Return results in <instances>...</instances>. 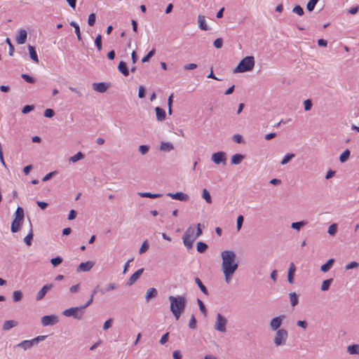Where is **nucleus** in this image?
Listing matches in <instances>:
<instances>
[{
  "mask_svg": "<svg viewBox=\"0 0 359 359\" xmlns=\"http://www.w3.org/2000/svg\"><path fill=\"white\" fill-rule=\"evenodd\" d=\"M221 257L222 259V269L225 281L226 283H229L238 267L236 255L232 250H224L221 253Z\"/></svg>",
  "mask_w": 359,
  "mask_h": 359,
  "instance_id": "f257e3e1",
  "label": "nucleus"
},
{
  "mask_svg": "<svg viewBox=\"0 0 359 359\" xmlns=\"http://www.w3.org/2000/svg\"><path fill=\"white\" fill-rule=\"evenodd\" d=\"M168 299L170 303V310L173 314L175 318L179 320L182 313L185 309L187 299L184 296H169Z\"/></svg>",
  "mask_w": 359,
  "mask_h": 359,
  "instance_id": "f03ea898",
  "label": "nucleus"
},
{
  "mask_svg": "<svg viewBox=\"0 0 359 359\" xmlns=\"http://www.w3.org/2000/svg\"><path fill=\"white\" fill-rule=\"evenodd\" d=\"M255 61L253 56H246L241 60L237 67L233 70V73H242L252 70Z\"/></svg>",
  "mask_w": 359,
  "mask_h": 359,
  "instance_id": "7ed1b4c3",
  "label": "nucleus"
},
{
  "mask_svg": "<svg viewBox=\"0 0 359 359\" xmlns=\"http://www.w3.org/2000/svg\"><path fill=\"white\" fill-rule=\"evenodd\" d=\"M25 218V212L22 208L18 207L15 212V218L12 222L11 230L13 233H17L20 230Z\"/></svg>",
  "mask_w": 359,
  "mask_h": 359,
  "instance_id": "20e7f679",
  "label": "nucleus"
},
{
  "mask_svg": "<svg viewBox=\"0 0 359 359\" xmlns=\"http://www.w3.org/2000/svg\"><path fill=\"white\" fill-rule=\"evenodd\" d=\"M84 313V309L82 306L71 307L62 311V314L66 317H73L76 320H81Z\"/></svg>",
  "mask_w": 359,
  "mask_h": 359,
  "instance_id": "39448f33",
  "label": "nucleus"
},
{
  "mask_svg": "<svg viewBox=\"0 0 359 359\" xmlns=\"http://www.w3.org/2000/svg\"><path fill=\"white\" fill-rule=\"evenodd\" d=\"M288 337V332L285 329L281 328L276 331L273 343L276 346H284L286 344Z\"/></svg>",
  "mask_w": 359,
  "mask_h": 359,
  "instance_id": "423d86ee",
  "label": "nucleus"
},
{
  "mask_svg": "<svg viewBox=\"0 0 359 359\" xmlns=\"http://www.w3.org/2000/svg\"><path fill=\"white\" fill-rule=\"evenodd\" d=\"M227 324V319L221 313L217 314L216 322L215 324V329L221 332H226V325Z\"/></svg>",
  "mask_w": 359,
  "mask_h": 359,
  "instance_id": "0eeeda50",
  "label": "nucleus"
},
{
  "mask_svg": "<svg viewBox=\"0 0 359 359\" xmlns=\"http://www.w3.org/2000/svg\"><path fill=\"white\" fill-rule=\"evenodd\" d=\"M285 318V316L284 315H280L272 318L269 323L271 330L272 331L279 330Z\"/></svg>",
  "mask_w": 359,
  "mask_h": 359,
  "instance_id": "6e6552de",
  "label": "nucleus"
},
{
  "mask_svg": "<svg viewBox=\"0 0 359 359\" xmlns=\"http://www.w3.org/2000/svg\"><path fill=\"white\" fill-rule=\"evenodd\" d=\"M58 323V317L55 315L44 316L41 318V324L43 326H51Z\"/></svg>",
  "mask_w": 359,
  "mask_h": 359,
  "instance_id": "1a4fd4ad",
  "label": "nucleus"
},
{
  "mask_svg": "<svg viewBox=\"0 0 359 359\" xmlns=\"http://www.w3.org/2000/svg\"><path fill=\"white\" fill-rule=\"evenodd\" d=\"M211 160L215 164H225L226 161V153L224 151H217L212 154Z\"/></svg>",
  "mask_w": 359,
  "mask_h": 359,
  "instance_id": "9d476101",
  "label": "nucleus"
},
{
  "mask_svg": "<svg viewBox=\"0 0 359 359\" xmlns=\"http://www.w3.org/2000/svg\"><path fill=\"white\" fill-rule=\"evenodd\" d=\"M53 284H46L42 287V288L38 292L36 296V300L40 301L43 299L48 290L53 287Z\"/></svg>",
  "mask_w": 359,
  "mask_h": 359,
  "instance_id": "9b49d317",
  "label": "nucleus"
},
{
  "mask_svg": "<svg viewBox=\"0 0 359 359\" xmlns=\"http://www.w3.org/2000/svg\"><path fill=\"white\" fill-rule=\"evenodd\" d=\"M93 89L100 93H105L109 87V83L100 82L93 83L92 85Z\"/></svg>",
  "mask_w": 359,
  "mask_h": 359,
  "instance_id": "f8f14e48",
  "label": "nucleus"
},
{
  "mask_svg": "<svg viewBox=\"0 0 359 359\" xmlns=\"http://www.w3.org/2000/svg\"><path fill=\"white\" fill-rule=\"evenodd\" d=\"M167 196H170L172 199L178 200L180 201H188L189 196L183 192H176L175 194L168 193Z\"/></svg>",
  "mask_w": 359,
  "mask_h": 359,
  "instance_id": "ddd939ff",
  "label": "nucleus"
},
{
  "mask_svg": "<svg viewBox=\"0 0 359 359\" xmlns=\"http://www.w3.org/2000/svg\"><path fill=\"white\" fill-rule=\"evenodd\" d=\"M144 271V269L141 268L138 269L137 271H135L128 279V282L126 283V285L128 286H131L133 285L141 276Z\"/></svg>",
  "mask_w": 359,
  "mask_h": 359,
  "instance_id": "4468645a",
  "label": "nucleus"
},
{
  "mask_svg": "<svg viewBox=\"0 0 359 359\" xmlns=\"http://www.w3.org/2000/svg\"><path fill=\"white\" fill-rule=\"evenodd\" d=\"M94 264V262L91 261L81 262L76 269V271H89L93 267Z\"/></svg>",
  "mask_w": 359,
  "mask_h": 359,
  "instance_id": "2eb2a0df",
  "label": "nucleus"
},
{
  "mask_svg": "<svg viewBox=\"0 0 359 359\" xmlns=\"http://www.w3.org/2000/svg\"><path fill=\"white\" fill-rule=\"evenodd\" d=\"M27 31L21 29L19 31L18 36H16V41L18 44H24L27 41Z\"/></svg>",
  "mask_w": 359,
  "mask_h": 359,
  "instance_id": "dca6fc26",
  "label": "nucleus"
},
{
  "mask_svg": "<svg viewBox=\"0 0 359 359\" xmlns=\"http://www.w3.org/2000/svg\"><path fill=\"white\" fill-rule=\"evenodd\" d=\"M296 271L295 265L291 262L287 272V281L292 284L294 283V275Z\"/></svg>",
  "mask_w": 359,
  "mask_h": 359,
  "instance_id": "f3484780",
  "label": "nucleus"
},
{
  "mask_svg": "<svg viewBox=\"0 0 359 359\" xmlns=\"http://www.w3.org/2000/svg\"><path fill=\"white\" fill-rule=\"evenodd\" d=\"M29 233L27 234V236H25V238H24V241L27 245L30 246L32 245V241L33 240L34 233H33V229H32V224L30 219H29Z\"/></svg>",
  "mask_w": 359,
  "mask_h": 359,
  "instance_id": "a211bd4d",
  "label": "nucleus"
},
{
  "mask_svg": "<svg viewBox=\"0 0 359 359\" xmlns=\"http://www.w3.org/2000/svg\"><path fill=\"white\" fill-rule=\"evenodd\" d=\"M157 294V290L154 287H151L147 291L145 299L147 302H149L151 299L156 297Z\"/></svg>",
  "mask_w": 359,
  "mask_h": 359,
  "instance_id": "6ab92c4d",
  "label": "nucleus"
},
{
  "mask_svg": "<svg viewBox=\"0 0 359 359\" xmlns=\"http://www.w3.org/2000/svg\"><path fill=\"white\" fill-rule=\"evenodd\" d=\"M182 239H183V243L187 247V249L189 250L193 248V243H194V241L196 240L195 237L190 238L189 236L184 234Z\"/></svg>",
  "mask_w": 359,
  "mask_h": 359,
  "instance_id": "aec40b11",
  "label": "nucleus"
},
{
  "mask_svg": "<svg viewBox=\"0 0 359 359\" xmlns=\"http://www.w3.org/2000/svg\"><path fill=\"white\" fill-rule=\"evenodd\" d=\"M156 118L158 121H163L165 119L166 114L163 109L156 107L155 108Z\"/></svg>",
  "mask_w": 359,
  "mask_h": 359,
  "instance_id": "412c9836",
  "label": "nucleus"
},
{
  "mask_svg": "<svg viewBox=\"0 0 359 359\" xmlns=\"http://www.w3.org/2000/svg\"><path fill=\"white\" fill-rule=\"evenodd\" d=\"M118 69L125 76H128L129 75V70L126 62L121 61L118 65Z\"/></svg>",
  "mask_w": 359,
  "mask_h": 359,
  "instance_id": "4be33fe9",
  "label": "nucleus"
},
{
  "mask_svg": "<svg viewBox=\"0 0 359 359\" xmlns=\"http://www.w3.org/2000/svg\"><path fill=\"white\" fill-rule=\"evenodd\" d=\"M198 27L201 29L207 31L209 29L208 26L207 25L205 22V16L202 15H199L198 16Z\"/></svg>",
  "mask_w": 359,
  "mask_h": 359,
  "instance_id": "5701e85b",
  "label": "nucleus"
},
{
  "mask_svg": "<svg viewBox=\"0 0 359 359\" xmlns=\"http://www.w3.org/2000/svg\"><path fill=\"white\" fill-rule=\"evenodd\" d=\"M334 262V259H330L325 264L320 266V271L323 273L327 272L332 267Z\"/></svg>",
  "mask_w": 359,
  "mask_h": 359,
  "instance_id": "b1692460",
  "label": "nucleus"
},
{
  "mask_svg": "<svg viewBox=\"0 0 359 359\" xmlns=\"http://www.w3.org/2000/svg\"><path fill=\"white\" fill-rule=\"evenodd\" d=\"M28 49L29 53L30 58L35 62H39L38 55L35 49V47L31 45H28Z\"/></svg>",
  "mask_w": 359,
  "mask_h": 359,
  "instance_id": "393cba45",
  "label": "nucleus"
},
{
  "mask_svg": "<svg viewBox=\"0 0 359 359\" xmlns=\"http://www.w3.org/2000/svg\"><path fill=\"white\" fill-rule=\"evenodd\" d=\"M245 156L241 154H236L232 156L231 163L233 165H238L244 159Z\"/></svg>",
  "mask_w": 359,
  "mask_h": 359,
  "instance_id": "a878e982",
  "label": "nucleus"
},
{
  "mask_svg": "<svg viewBox=\"0 0 359 359\" xmlns=\"http://www.w3.org/2000/svg\"><path fill=\"white\" fill-rule=\"evenodd\" d=\"M32 346L33 345L31 340H24L17 344V347L21 348L24 351L30 349Z\"/></svg>",
  "mask_w": 359,
  "mask_h": 359,
  "instance_id": "bb28decb",
  "label": "nucleus"
},
{
  "mask_svg": "<svg viewBox=\"0 0 359 359\" xmlns=\"http://www.w3.org/2000/svg\"><path fill=\"white\" fill-rule=\"evenodd\" d=\"M18 322L13 320H6L4 324L2 329L3 330H8L15 326H17Z\"/></svg>",
  "mask_w": 359,
  "mask_h": 359,
  "instance_id": "cd10ccee",
  "label": "nucleus"
},
{
  "mask_svg": "<svg viewBox=\"0 0 359 359\" xmlns=\"http://www.w3.org/2000/svg\"><path fill=\"white\" fill-rule=\"evenodd\" d=\"M308 224L306 220H302L299 222H292L291 224V228L299 231L302 227Z\"/></svg>",
  "mask_w": 359,
  "mask_h": 359,
  "instance_id": "c85d7f7f",
  "label": "nucleus"
},
{
  "mask_svg": "<svg viewBox=\"0 0 359 359\" xmlns=\"http://www.w3.org/2000/svg\"><path fill=\"white\" fill-rule=\"evenodd\" d=\"M195 283L197 284V285L199 287L200 290H201V292L205 294V295H208V289L206 288V287L203 284V283L201 282V279L198 278V277H196L195 278Z\"/></svg>",
  "mask_w": 359,
  "mask_h": 359,
  "instance_id": "c756f323",
  "label": "nucleus"
},
{
  "mask_svg": "<svg viewBox=\"0 0 359 359\" xmlns=\"http://www.w3.org/2000/svg\"><path fill=\"white\" fill-rule=\"evenodd\" d=\"M138 195L143 198H156L162 196L161 194H151L150 192H139Z\"/></svg>",
  "mask_w": 359,
  "mask_h": 359,
  "instance_id": "7c9ffc66",
  "label": "nucleus"
},
{
  "mask_svg": "<svg viewBox=\"0 0 359 359\" xmlns=\"http://www.w3.org/2000/svg\"><path fill=\"white\" fill-rule=\"evenodd\" d=\"M160 149L164 151H170L171 150L174 149V146L170 142H163L161 144Z\"/></svg>",
  "mask_w": 359,
  "mask_h": 359,
  "instance_id": "2f4dec72",
  "label": "nucleus"
},
{
  "mask_svg": "<svg viewBox=\"0 0 359 359\" xmlns=\"http://www.w3.org/2000/svg\"><path fill=\"white\" fill-rule=\"evenodd\" d=\"M333 282V278H329L323 281L321 285V290L325 292L327 291Z\"/></svg>",
  "mask_w": 359,
  "mask_h": 359,
  "instance_id": "473e14b6",
  "label": "nucleus"
},
{
  "mask_svg": "<svg viewBox=\"0 0 359 359\" xmlns=\"http://www.w3.org/2000/svg\"><path fill=\"white\" fill-rule=\"evenodd\" d=\"M202 198L206 201L207 203L211 204L212 203V197L210 192L206 189H203L202 191Z\"/></svg>",
  "mask_w": 359,
  "mask_h": 359,
  "instance_id": "72a5a7b5",
  "label": "nucleus"
},
{
  "mask_svg": "<svg viewBox=\"0 0 359 359\" xmlns=\"http://www.w3.org/2000/svg\"><path fill=\"white\" fill-rule=\"evenodd\" d=\"M70 25L74 28L75 33L76 34L77 39L79 41H81L82 39L81 38V34L80 31V27L79 25L75 22L74 21H72L70 23Z\"/></svg>",
  "mask_w": 359,
  "mask_h": 359,
  "instance_id": "f704fd0d",
  "label": "nucleus"
},
{
  "mask_svg": "<svg viewBox=\"0 0 359 359\" xmlns=\"http://www.w3.org/2000/svg\"><path fill=\"white\" fill-rule=\"evenodd\" d=\"M347 351L350 354H359V345L353 344L347 347Z\"/></svg>",
  "mask_w": 359,
  "mask_h": 359,
  "instance_id": "c9c22d12",
  "label": "nucleus"
},
{
  "mask_svg": "<svg viewBox=\"0 0 359 359\" xmlns=\"http://www.w3.org/2000/svg\"><path fill=\"white\" fill-rule=\"evenodd\" d=\"M84 157H85V155L82 152L79 151L77 154H76L75 155H74L69 158V161H71L72 163H76L78 161L84 158Z\"/></svg>",
  "mask_w": 359,
  "mask_h": 359,
  "instance_id": "e433bc0d",
  "label": "nucleus"
},
{
  "mask_svg": "<svg viewBox=\"0 0 359 359\" xmlns=\"http://www.w3.org/2000/svg\"><path fill=\"white\" fill-rule=\"evenodd\" d=\"M351 151L346 149L339 156V161L341 163L346 162L350 157Z\"/></svg>",
  "mask_w": 359,
  "mask_h": 359,
  "instance_id": "4c0bfd02",
  "label": "nucleus"
},
{
  "mask_svg": "<svg viewBox=\"0 0 359 359\" xmlns=\"http://www.w3.org/2000/svg\"><path fill=\"white\" fill-rule=\"evenodd\" d=\"M290 304L292 306H295L298 304L299 300H298V295L294 292H290Z\"/></svg>",
  "mask_w": 359,
  "mask_h": 359,
  "instance_id": "58836bf2",
  "label": "nucleus"
},
{
  "mask_svg": "<svg viewBox=\"0 0 359 359\" xmlns=\"http://www.w3.org/2000/svg\"><path fill=\"white\" fill-rule=\"evenodd\" d=\"M208 248V245L203 242L200 241L197 243V251L200 253L205 252Z\"/></svg>",
  "mask_w": 359,
  "mask_h": 359,
  "instance_id": "ea45409f",
  "label": "nucleus"
},
{
  "mask_svg": "<svg viewBox=\"0 0 359 359\" xmlns=\"http://www.w3.org/2000/svg\"><path fill=\"white\" fill-rule=\"evenodd\" d=\"M22 297V292L20 290H15L13 293V299L15 302L21 301Z\"/></svg>",
  "mask_w": 359,
  "mask_h": 359,
  "instance_id": "a19ab883",
  "label": "nucleus"
},
{
  "mask_svg": "<svg viewBox=\"0 0 359 359\" xmlns=\"http://www.w3.org/2000/svg\"><path fill=\"white\" fill-rule=\"evenodd\" d=\"M337 232V224L336 223H334V224H332L329 227H328V230H327V233L330 235V236H335L336 233Z\"/></svg>",
  "mask_w": 359,
  "mask_h": 359,
  "instance_id": "79ce46f5",
  "label": "nucleus"
},
{
  "mask_svg": "<svg viewBox=\"0 0 359 359\" xmlns=\"http://www.w3.org/2000/svg\"><path fill=\"white\" fill-rule=\"evenodd\" d=\"M197 303L201 312L204 315V316H207L208 311L204 303L200 299H197Z\"/></svg>",
  "mask_w": 359,
  "mask_h": 359,
  "instance_id": "37998d69",
  "label": "nucleus"
},
{
  "mask_svg": "<svg viewBox=\"0 0 359 359\" xmlns=\"http://www.w3.org/2000/svg\"><path fill=\"white\" fill-rule=\"evenodd\" d=\"M294 157V154H287L283 157V160L280 162V164L285 165V164L288 163L292 160V158H293Z\"/></svg>",
  "mask_w": 359,
  "mask_h": 359,
  "instance_id": "c03bdc74",
  "label": "nucleus"
},
{
  "mask_svg": "<svg viewBox=\"0 0 359 359\" xmlns=\"http://www.w3.org/2000/svg\"><path fill=\"white\" fill-rule=\"evenodd\" d=\"M318 1L319 0H309L306 4L307 10L310 12L313 11Z\"/></svg>",
  "mask_w": 359,
  "mask_h": 359,
  "instance_id": "a18cd8bd",
  "label": "nucleus"
},
{
  "mask_svg": "<svg viewBox=\"0 0 359 359\" xmlns=\"http://www.w3.org/2000/svg\"><path fill=\"white\" fill-rule=\"evenodd\" d=\"M149 245L147 241H144L142 243V244L139 250V253L140 255H142V254L146 252L149 250Z\"/></svg>",
  "mask_w": 359,
  "mask_h": 359,
  "instance_id": "49530a36",
  "label": "nucleus"
},
{
  "mask_svg": "<svg viewBox=\"0 0 359 359\" xmlns=\"http://www.w3.org/2000/svg\"><path fill=\"white\" fill-rule=\"evenodd\" d=\"M63 259L60 256H57L55 258H52L50 259V263L52 264V265L55 267V266H57L58 265H60L62 262Z\"/></svg>",
  "mask_w": 359,
  "mask_h": 359,
  "instance_id": "de8ad7c7",
  "label": "nucleus"
},
{
  "mask_svg": "<svg viewBox=\"0 0 359 359\" xmlns=\"http://www.w3.org/2000/svg\"><path fill=\"white\" fill-rule=\"evenodd\" d=\"M95 44L97 48V50L100 51L102 50V36L101 34H97L95 39Z\"/></svg>",
  "mask_w": 359,
  "mask_h": 359,
  "instance_id": "09e8293b",
  "label": "nucleus"
},
{
  "mask_svg": "<svg viewBox=\"0 0 359 359\" xmlns=\"http://www.w3.org/2000/svg\"><path fill=\"white\" fill-rule=\"evenodd\" d=\"M116 285L115 283H109L108 285H107V287L104 290H102L100 291V293L102 294H105L106 292H108L111 290H116Z\"/></svg>",
  "mask_w": 359,
  "mask_h": 359,
  "instance_id": "8fccbe9b",
  "label": "nucleus"
},
{
  "mask_svg": "<svg viewBox=\"0 0 359 359\" xmlns=\"http://www.w3.org/2000/svg\"><path fill=\"white\" fill-rule=\"evenodd\" d=\"M155 52H156V50L155 49H152L151 50H150L142 59V62H147L150 58L151 57H153L155 54Z\"/></svg>",
  "mask_w": 359,
  "mask_h": 359,
  "instance_id": "3c124183",
  "label": "nucleus"
},
{
  "mask_svg": "<svg viewBox=\"0 0 359 359\" xmlns=\"http://www.w3.org/2000/svg\"><path fill=\"white\" fill-rule=\"evenodd\" d=\"M21 77L29 83H34L36 81V79L34 77L26 74H22Z\"/></svg>",
  "mask_w": 359,
  "mask_h": 359,
  "instance_id": "603ef678",
  "label": "nucleus"
},
{
  "mask_svg": "<svg viewBox=\"0 0 359 359\" xmlns=\"http://www.w3.org/2000/svg\"><path fill=\"white\" fill-rule=\"evenodd\" d=\"M292 12L294 13H297L298 15H300V16L303 15L304 13V9L299 5H296L293 8Z\"/></svg>",
  "mask_w": 359,
  "mask_h": 359,
  "instance_id": "864d4df0",
  "label": "nucleus"
},
{
  "mask_svg": "<svg viewBox=\"0 0 359 359\" xmlns=\"http://www.w3.org/2000/svg\"><path fill=\"white\" fill-rule=\"evenodd\" d=\"M232 139H233V142H235L238 144L244 143V140L243 138V136L240 134L233 135L232 137Z\"/></svg>",
  "mask_w": 359,
  "mask_h": 359,
  "instance_id": "5fc2aeb1",
  "label": "nucleus"
},
{
  "mask_svg": "<svg viewBox=\"0 0 359 359\" xmlns=\"http://www.w3.org/2000/svg\"><path fill=\"white\" fill-rule=\"evenodd\" d=\"M189 327L190 329H192V330H194L196 328V318L194 314H192L191 316L189 323Z\"/></svg>",
  "mask_w": 359,
  "mask_h": 359,
  "instance_id": "6e6d98bb",
  "label": "nucleus"
},
{
  "mask_svg": "<svg viewBox=\"0 0 359 359\" xmlns=\"http://www.w3.org/2000/svg\"><path fill=\"white\" fill-rule=\"evenodd\" d=\"M6 42L8 45V48H9V53H9V55L10 56H13V53L15 51V48H14V46H13L11 39L9 38H6Z\"/></svg>",
  "mask_w": 359,
  "mask_h": 359,
  "instance_id": "4d7b16f0",
  "label": "nucleus"
},
{
  "mask_svg": "<svg viewBox=\"0 0 359 359\" xmlns=\"http://www.w3.org/2000/svg\"><path fill=\"white\" fill-rule=\"evenodd\" d=\"M46 337H47V336L40 335V336H38V337L31 339L32 345L34 346V345L37 344L39 341H43Z\"/></svg>",
  "mask_w": 359,
  "mask_h": 359,
  "instance_id": "13d9d810",
  "label": "nucleus"
},
{
  "mask_svg": "<svg viewBox=\"0 0 359 359\" xmlns=\"http://www.w3.org/2000/svg\"><path fill=\"white\" fill-rule=\"evenodd\" d=\"M304 106L305 111H310L313 106L311 100H310V99L306 100L304 102Z\"/></svg>",
  "mask_w": 359,
  "mask_h": 359,
  "instance_id": "bf43d9fd",
  "label": "nucleus"
},
{
  "mask_svg": "<svg viewBox=\"0 0 359 359\" xmlns=\"http://www.w3.org/2000/svg\"><path fill=\"white\" fill-rule=\"evenodd\" d=\"M138 150L142 155H145L149 150V146L144 144L140 145Z\"/></svg>",
  "mask_w": 359,
  "mask_h": 359,
  "instance_id": "052dcab7",
  "label": "nucleus"
},
{
  "mask_svg": "<svg viewBox=\"0 0 359 359\" xmlns=\"http://www.w3.org/2000/svg\"><path fill=\"white\" fill-rule=\"evenodd\" d=\"M95 20H96V15L95 13H93L90 14L88 16V24L90 26H93L95 23Z\"/></svg>",
  "mask_w": 359,
  "mask_h": 359,
  "instance_id": "680f3d73",
  "label": "nucleus"
},
{
  "mask_svg": "<svg viewBox=\"0 0 359 359\" xmlns=\"http://www.w3.org/2000/svg\"><path fill=\"white\" fill-rule=\"evenodd\" d=\"M359 266V263L357 262H351L345 266L346 270H350Z\"/></svg>",
  "mask_w": 359,
  "mask_h": 359,
  "instance_id": "e2e57ef3",
  "label": "nucleus"
},
{
  "mask_svg": "<svg viewBox=\"0 0 359 359\" xmlns=\"http://www.w3.org/2000/svg\"><path fill=\"white\" fill-rule=\"evenodd\" d=\"M243 217L242 215H239L238 217H237V221H236V229L238 231H239L241 227H242V225H243Z\"/></svg>",
  "mask_w": 359,
  "mask_h": 359,
  "instance_id": "0e129e2a",
  "label": "nucleus"
},
{
  "mask_svg": "<svg viewBox=\"0 0 359 359\" xmlns=\"http://www.w3.org/2000/svg\"><path fill=\"white\" fill-rule=\"evenodd\" d=\"M213 45L216 48H222L223 45V39L222 38L216 39L213 42Z\"/></svg>",
  "mask_w": 359,
  "mask_h": 359,
  "instance_id": "69168bd1",
  "label": "nucleus"
},
{
  "mask_svg": "<svg viewBox=\"0 0 359 359\" xmlns=\"http://www.w3.org/2000/svg\"><path fill=\"white\" fill-rule=\"evenodd\" d=\"M34 109V105H25L22 109V113L25 114H28L30 111H33Z\"/></svg>",
  "mask_w": 359,
  "mask_h": 359,
  "instance_id": "338daca9",
  "label": "nucleus"
},
{
  "mask_svg": "<svg viewBox=\"0 0 359 359\" xmlns=\"http://www.w3.org/2000/svg\"><path fill=\"white\" fill-rule=\"evenodd\" d=\"M43 115L46 118H52L55 115V111L52 109H46Z\"/></svg>",
  "mask_w": 359,
  "mask_h": 359,
  "instance_id": "774afa93",
  "label": "nucleus"
}]
</instances>
